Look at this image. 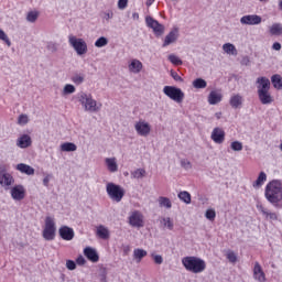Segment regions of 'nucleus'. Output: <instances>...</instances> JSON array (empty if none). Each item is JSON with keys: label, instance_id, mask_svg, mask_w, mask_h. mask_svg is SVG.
<instances>
[{"label": "nucleus", "instance_id": "nucleus-14", "mask_svg": "<svg viewBox=\"0 0 282 282\" xmlns=\"http://www.w3.org/2000/svg\"><path fill=\"white\" fill-rule=\"evenodd\" d=\"M11 197L15 202H21L22 199H25V187L23 185H14L11 188Z\"/></svg>", "mask_w": 282, "mask_h": 282}, {"label": "nucleus", "instance_id": "nucleus-37", "mask_svg": "<svg viewBox=\"0 0 282 282\" xmlns=\"http://www.w3.org/2000/svg\"><path fill=\"white\" fill-rule=\"evenodd\" d=\"M147 175V170L144 169H137L135 171L131 172V177L134 180H142Z\"/></svg>", "mask_w": 282, "mask_h": 282}, {"label": "nucleus", "instance_id": "nucleus-52", "mask_svg": "<svg viewBox=\"0 0 282 282\" xmlns=\"http://www.w3.org/2000/svg\"><path fill=\"white\" fill-rule=\"evenodd\" d=\"M66 268L67 270H76V262L74 260H67Z\"/></svg>", "mask_w": 282, "mask_h": 282}, {"label": "nucleus", "instance_id": "nucleus-59", "mask_svg": "<svg viewBox=\"0 0 282 282\" xmlns=\"http://www.w3.org/2000/svg\"><path fill=\"white\" fill-rule=\"evenodd\" d=\"M272 50H275V52H281V43L279 42L273 43Z\"/></svg>", "mask_w": 282, "mask_h": 282}, {"label": "nucleus", "instance_id": "nucleus-49", "mask_svg": "<svg viewBox=\"0 0 282 282\" xmlns=\"http://www.w3.org/2000/svg\"><path fill=\"white\" fill-rule=\"evenodd\" d=\"M163 223H164V226H166V228H169L170 230H173L174 225H173V220H171V217L163 218Z\"/></svg>", "mask_w": 282, "mask_h": 282}, {"label": "nucleus", "instance_id": "nucleus-45", "mask_svg": "<svg viewBox=\"0 0 282 282\" xmlns=\"http://www.w3.org/2000/svg\"><path fill=\"white\" fill-rule=\"evenodd\" d=\"M230 149L234 151H243V143H241V141H234L230 144Z\"/></svg>", "mask_w": 282, "mask_h": 282}, {"label": "nucleus", "instance_id": "nucleus-22", "mask_svg": "<svg viewBox=\"0 0 282 282\" xmlns=\"http://www.w3.org/2000/svg\"><path fill=\"white\" fill-rule=\"evenodd\" d=\"M229 105L232 109H241L243 105V97L239 94L231 96L229 99Z\"/></svg>", "mask_w": 282, "mask_h": 282}, {"label": "nucleus", "instance_id": "nucleus-36", "mask_svg": "<svg viewBox=\"0 0 282 282\" xmlns=\"http://www.w3.org/2000/svg\"><path fill=\"white\" fill-rule=\"evenodd\" d=\"M159 204L161 208H173V204L171 203V198L161 196L159 197Z\"/></svg>", "mask_w": 282, "mask_h": 282}, {"label": "nucleus", "instance_id": "nucleus-7", "mask_svg": "<svg viewBox=\"0 0 282 282\" xmlns=\"http://www.w3.org/2000/svg\"><path fill=\"white\" fill-rule=\"evenodd\" d=\"M163 94L171 100H174V102H183L184 100V91L175 86H165Z\"/></svg>", "mask_w": 282, "mask_h": 282}, {"label": "nucleus", "instance_id": "nucleus-29", "mask_svg": "<svg viewBox=\"0 0 282 282\" xmlns=\"http://www.w3.org/2000/svg\"><path fill=\"white\" fill-rule=\"evenodd\" d=\"M269 32L272 36H281L282 34V24L274 23L270 26Z\"/></svg>", "mask_w": 282, "mask_h": 282}, {"label": "nucleus", "instance_id": "nucleus-62", "mask_svg": "<svg viewBox=\"0 0 282 282\" xmlns=\"http://www.w3.org/2000/svg\"><path fill=\"white\" fill-rule=\"evenodd\" d=\"M131 249L129 248V246H126L124 248H123V254H124V257H127V254H129V251H130Z\"/></svg>", "mask_w": 282, "mask_h": 282}, {"label": "nucleus", "instance_id": "nucleus-34", "mask_svg": "<svg viewBox=\"0 0 282 282\" xmlns=\"http://www.w3.org/2000/svg\"><path fill=\"white\" fill-rule=\"evenodd\" d=\"M177 197L184 204H191L192 202L191 193H188L187 191L180 192Z\"/></svg>", "mask_w": 282, "mask_h": 282}, {"label": "nucleus", "instance_id": "nucleus-21", "mask_svg": "<svg viewBox=\"0 0 282 282\" xmlns=\"http://www.w3.org/2000/svg\"><path fill=\"white\" fill-rule=\"evenodd\" d=\"M17 145L20 149H28L29 147H32V137L29 134H22L17 142Z\"/></svg>", "mask_w": 282, "mask_h": 282}, {"label": "nucleus", "instance_id": "nucleus-31", "mask_svg": "<svg viewBox=\"0 0 282 282\" xmlns=\"http://www.w3.org/2000/svg\"><path fill=\"white\" fill-rule=\"evenodd\" d=\"M130 72H142V62L139 59H132L129 64Z\"/></svg>", "mask_w": 282, "mask_h": 282}, {"label": "nucleus", "instance_id": "nucleus-23", "mask_svg": "<svg viewBox=\"0 0 282 282\" xmlns=\"http://www.w3.org/2000/svg\"><path fill=\"white\" fill-rule=\"evenodd\" d=\"M223 52L227 54V56H237V54H239L237 46L232 43H225L223 45Z\"/></svg>", "mask_w": 282, "mask_h": 282}, {"label": "nucleus", "instance_id": "nucleus-28", "mask_svg": "<svg viewBox=\"0 0 282 282\" xmlns=\"http://www.w3.org/2000/svg\"><path fill=\"white\" fill-rule=\"evenodd\" d=\"M271 84L276 89V91H282V77L279 74H275L271 77Z\"/></svg>", "mask_w": 282, "mask_h": 282}, {"label": "nucleus", "instance_id": "nucleus-25", "mask_svg": "<svg viewBox=\"0 0 282 282\" xmlns=\"http://www.w3.org/2000/svg\"><path fill=\"white\" fill-rule=\"evenodd\" d=\"M267 180L268 174H265V172H260L257 180L252 183L253 188H261Z\"/></svg>", "mask_w": 282, "mask_h": 282}, {"label": "nucleus", "instance_id": "nucleus-43", "mask_svg": "<svg viewBox=\"0 0 282 282\" xmlns=\"http://www.w3.org/2000/svg\"><path fill=\"white\" fill-rule=\"evenodd\" d=\"M76 91V87L72 84H66L63 89L64 96H69V94H74Z\"/></svg>", "mask_w": 282, "mask_h": 282}, {"label": "nucleus", "instance_id": "nucleus-57", "mask_svg": "<svg viewBox=\"0 0 282 282\" xmlns=\"http://www.w3.org/2000/svg\"><path fill=\"white\" fill-rule=\"evenodd\" d=\"M181 166H183V169H191V161L182 160Z\"/></svg>", "mask_w": 282, "mask_h": 282}, {"label": "nucleus", "instance_id": "nucleus-44", "mask_svg": "<svg viewBox=\"0 0 282 282\" xmlns=\"http://www.w3.org/2000/svg\"><path fill=\"white\" fill-rule=\"evenodd\" d=\"M205 217L206 219H208V221H215V217H217V212H215V209L213 208L207 209L205 213Z\"/></svg>", "mask_w": 282, "mask_h": 282}, {"label": "nucleus", "instance_id": "nucleus-26", "mask_svg": "<svg viewBox=\"0 0 282 282\" xmlns=\"http://www.w3.org/2000/svg\"><path fill=\"white\" fill-rule=\"evenodd\" d=\"M147 254L148 252L144 249L137 248L133 250V259L137 263H140Z\"/></svg>", "mask_w": 282, "mask_h": 282}, {"label": "nucleus", "instance_id": "nucleus-4", "mask_svg": "<svg viewBox=\"0 0 282 282\" xmlns=\"http://www.w3.org/2000/svg\"><path fill=\"white\" fill-rule=\"evenodd\" d=\"M78 101L84 107L85 111H90V113H97V111L102 109V104H98V101H96L94 97H91V94L87 95L83 91L79 93Z\"/></svg>", "mask_w": 282, "mask_h": 282}, {"label": "nucleus", "instance_id": "nucleus-41", "mask_svg": "<svg viewBox=\"0 0 282 282\" xmlns=\"http://www.w3.org/2000/svg\"><path fill=\"white\" fill-rule=\"evenodd\" d=\"M108 44H109V40H107V37L105 36H101L96 40L95 47H105Z\"/></svg>", "mask_w": 282, "mask_h": 282}, {"label": "nucleus", "instance_id": "nucleus-18", "mask_svg": "<svg viewBox=\"0 0 282 282\" xmlns=\"http://www.w3.org/2000/svg\"><path fill=\"white\" fill-rule=\"evenodd\" d=\"M253 279L259 282H265V272L259 262L254 263L253 267Z\"/></svg>", "mask_w": 282, "mask_h": 282}, {"label": "nucleus", "instance_id": "nucleus-32", "mask_svg": "<svg viewBox=\"0 0 282 282\" xmlns=\"http://www.w3.org/2000/svg\"><path fill=\"white\" fill-rule=\"evenodd\" d=\"M106 164L110 173H116L118 171V163L116 162V159H106Z\"/></svg>", "mask_w": 282, "mask_h": 282}, {"label": "nucleus", "instance_id": "nucleus-6", "mask_svg": "<svg viewBox=\"0 0 282 282\" xmlns=\"http://www.w3.org/2000/svg\"><path fill=\"white\" fill-rule=\"evenodd\" d=\"M42 237L45 241H54L56 239V223H54V218L50 216L45 218V228Z\"/></svg>", "mask_w": 282, "mask_h": 282}, {"label": "nucleus", "instance_id": "nucleus-42", "mask_svg": "<svg viewBox=\"0 0 282 282\" xmlns=\"http://www.w3.org/2000/svg\"><path fill=\"white\" fill-rule=\"evenodd\" d=\"M36 19H39V13L36 11H30L26 14V21H29V23H36Z\"/></svg>", "mask_w": 282, "mask_h": 282}, {"label": "nucleus", "instance_id": "nucleus-27", "mask_svg": "<svg viewBox=\"0 0 282 282\" xmlns=\"http://www.w3.org/2000/svg\"><path fill=\"white\" fill-rule=\"evenodd\" d=\"M194 89H206L208 87V82L206 79L198 77L192 82Z\"/></svg>", "mask_w": 282, "mask_h": 282}, {"label": "nucleus", "instance_id": "nucleus-47", "mask_svg": "<svg viewBox=\"0 0 282 282\" xmlns=\"http://www.w3.org/2000/svg\"><path fill=\"white\" fill-rule=\"evenodd\" d=\"M30 122V118L28 117V115H20L18 118V124H21L22 127H24V124H28Z\"/></svg>", "mask_w": 282, "mask_h": 282}, {"label": "nucleus", "instance_id": "nucleus-46", "mask_svg": "<svg viewBox=\"0 0 282 282\" xmlns=\"http://www.w3.org/2000/svg\"><path fill=\"white\" fill-rule=\"evenodd\" d=\"M226 257L230 263H237V253H235V251L229 250Z\"/></svg>", "mask_w": 282, "mask_h": 282}, {"label": "nucleus", "instance_id": "nucleus-1", "mask_svg": "<svg viewBox=\"0 0 282 282\" xmlns=\"http://www.w3.org/2000/svg\"><path fill=\"white\" fill-rule=\"evenodd\" d=\"M264 197L273 208L282 209V181L272 180L264 188Z\"/></svg>", "mask_w": 282, "mask_h": 282}, {"label": "nucleus", "instance_id": "nucleus-56", "mask_svg": "<svg viewBox=\"0 0 282 282\" xmlns=\"http://www.w3.org/2000/svg\"><path fill=\"white\" fill-rule=\"evenodd\" d=\"M100 281L107 282V270L106 269H104L100 273Z\"/></svg>", "mask_w": 282, "mask_h": 282}, {"label": "nucleus", "instance_id": "nucleus-3", "mask_svg": "<svg viewBox=\"0 0 282 282\" xmlns=\"http://www.w3.org/2000/svg\"><path fill=\"white\" fill-rule=\"evenodd\" d=\"M182 263L185 270H187V272H192L193 274H202V272L206 270V261L195 256L184 257L182 259Z\"/></svg>", "mask_w": 282, "mask_h": 282}, {"label": "nucleus", "instance_id": "nucleus-20", "mask_svg": "<svg viewBox=\"0 0 282 282\" xmlns=\"http://www.w3.org/2000/svg\"><path fill=\"white\" fill-rule=\"evenodd\" d=\"M257 209L265 216V219H270L271 221H276L279 219L276 213L268 212V209H265L261 204H257Z\"/></svg>", "mask_w": 282, "mask_h": 282}, {"label": "nucleus", "instance_id": "nucleus-48", "mask_svg": "<svg viewBox=\"0 0 282 282\" xmlns=\"http://www.w3.org/2000/svg\"><path fill=\"white\" fill-rule=\"evenodd\" d=\"M151 257L153 258V261L156 263V265H162L164 263V258H162L161 254L152 253Z\"/></svg>", "mask_w": 282, "mask_h": 282}, {"label": "nucleus", "instance_id": "nucleus-19", "mask_svg": "<svg viewBox=\"0 0 282 282\" xmlns=\"http://www.w3.org/2000/svg\"><path fill=\"white\" fill-rule=\"evenodd\" d=\"M224 99V95L219 90H212L207 97V101L209 105H219Z\"/></svg>", "mask_w": 282, "mask_h": 282}, {"label": "nucleus", "instance_id": "nucleus-17", "mask_svg": "<svg viewBox=\"0 0 282 282\" xmlns=\"http://www.w3.org/2000/svg\"><path fill=\"white\" fill-rule=\"evenodd\" d=\"M84 256L88 261H91L93 263H98L100 261V256L98 254V251H96L93 247H86L84 249Z\"/></svg>", "mask_w": 282, "mask_h": 282}, {"label": "nucleus", "instance_id": "nucleus-54", "mask_svg": "<svg viewBox=\"0 0 282 282\" xmlns=\"http://www.w3.org/2000/svg\"><path fill=\"white\" fill-rule=\"evenodd\" d=\"M76 263H77V265H85V263H87V260H85V257L79 256V257L76 259Z\"/></svg>", "mask_w": 282, "mask_h": 282}, {"label": "nucleus", "instance_id": "nucleus-9", "mask_svg": "<svg viewBox=\"0 0 282 282\" xmlns=\"http://www.w3.org/2000/svg\"><path fill=\"white\" fill-rule=\"evenodd\" d=\"M145 24L153 30V33L155 34V36H162V34H164V25L159 23L158 20L153 19V17H147L145 18Z\"/></svg>", "mask_w": 282, "mask_h": 282}, {"label": "nucleus", "instance_id": "nucleus-35", "mask_svg": "<svg viewBox=\"0 0 282 282\" xmlns=\"http://www.w3.org/2000/svg\"><path fill=\"white\" fill-rule=\"evenodd\" d=\"M4 186H12V183L14 182V177H12L10 174H2L0 176V184H3Z\"/></svg>", "mask_w": 282, "mask_h": 282}, {"label": "nucleus", "instance_id": "nucleus-5", "mask_svg": "<svg viewBox=\"0 0 282 282\" xmlns=\"http://www.w3.org/2000/svg\"><path fill=\"white\" fill-rule=\"evenodd\" d=\"M106 192L108 197L112 202H117V204H120L122 202V198L124 197V187H121L119 184L116 183H108L106 185Z\"/></svg>", "mask_w": 282, "mask_h": 282}, {"label": "nucleus", "instance_id": "nucleus-24", "mask_svg": "<svg viewBox=\"0 0 282 282\" xmlns=\"http://www.w3.org/2000/svg\"><path fill=\"white\" fill-rule=\"evenodd\" d=\"M17 171H20V173H24V175H34V167L25 163H19L17 165Z\"/></svg>", "mask_w": 282, "mask_h": 282}, {"label": "nucleus", "instance_id": "nucleus-30", "mask_svg": "<svg viewBox=\"0 0 282 282\" xmlns=\"http://www.w3.org/2000/svg\"><path fill=\"white\" fill-rule=\"evenodd\" d=\"M97 236L99 239H104V240L109 239V229H107L105 226L100 225L97 228Z\"/></svg>", "mask_w": 282, "mask_h": 282}, {"label": "nucleus", "instance_id": "nucleus-53", "mask_svg": "<svg viewBox=\"0 0 282 282\" xmlns=\"http://www.w3.org/2000/svg\"><path fill=\"white\" fill-rule=\"evenodd\" d=\"M170 74H171L172 78H174V80H176L177 83H182V80H184V79L182 78V76H180V75L177 74V72H171Z\"/></svg>", "mask_w": 282, "mask_h": 282}, {"label": "nucleus", "instance_id": "nucleus-50", "mask_svg": "<svg viewBox=\"0 0 282 282\" xmlns=\"http://www.w3.org/2000/svg\"><path fill=\"white\" fill-rule=\"evenodd\" d=\"M102 19L105 21H110V19H113V11L107 10L102 13Z\"/></svg>", "mask_w": 282, "mask_h": 282}, {"label": "nucleus", "instance_id": "nucleus-12", "mask_svg": "<svg viewBox=\"0 0 282 282\" xmlns=\"http://www.w3.org/2000/svg\"><path fill=\"white\" fill-rule=\"evenodd\" d=\"M210 139L215 144H224V141L226 140V131L224 129L216 127L212 131Z\"/></svg>", "mask_w": 282, "mask_h": 282}, {"label": "nucleus", "instance_id": "nucleus-61", "mask_svg": "<svg viewBox=\"0 0 282 282\" xmlns=\"http://www.w3.org/2000/svg\"><path fill=\"white\" fill-rule=\"evenodd\" d=\"M6 166L0 165V177H2V175H6Z\"/></svg>", "mask_w": 282, "mask_h": 282}, {"label": "nucleus", "instance_id": "nucleus-2", "mask_svg": "<svg viewBox=\"0 0 282 282\" xmlns=\"http://www.w3.org/2000/svg\"><path fill=\"white\" fill-rule=\"evenodd\" d=\"M258 86V98L261 105H272L274 102V97L270 93V79L268 77H259L257 79Z\"/></svg>", "mask_w": 282, "mask_h": 282}, {"label": "nucleus", "instance_id": "nucleus-58", "mask_svg": "<svg viewBox=\"0 0 282 282\" xmlns=\"http://www.w3.org/2000/svg\"><path fill=\"white\" fill-rule=\"evenodd\" d=\"M241 65H250V57L248 56H243L242 59H241Z\"/></svg>", "mask_w": 282, "mask_h": 282}, {"label": "nucleus", "instance_id": "nucleus-8", "mask_svg": "<svg viewBox=\"0 0 282 282\" xmlns=\"http://www.w3.org/2000/svg\"><path fill=\"white\" fill-rule=\"evenodd\" d=\"M68 43L73 46L77 56H84V54L87 53V42H85V40L70 35L68 37Z\"/></svg>", "mask_w": 282, "mask_h": 282}, {"label": "nucleus", "instance_id": "nucleus-39", "mask_svg": "<svg viewBox=\"0 0 282 282\" xmlns=\"http://www.w3.org/2000/svg\"><path fill=\"white\" fill-rule=\"evenodd\" d=\"M167 59L170 61V63H172V65H176V66L182 65V59L180 58V56L175 54H170Z\"/></svg>", "mask_w": 282, "mask_h": 282}, {"label": "nucleus", "instance_id": "nucleus-10", "mask_svg": "<svg viewBox=\"0 0 282 282\" xmlns=\"http://www.w3.org/2000/svg\"><path fill=\"white\" fill-rule=\"evenodd\" d=\"M129 224L132 228H144V216L139 210H134L129 217Z\"/></svg>", "mask_w": 282, "mask_h": 282}, {"label": "nucleus", "instance_id": "nucleus-15", "mask_svg": "<svg viewBox=\"0 0 282 282\" xmlns=\"http://www.w3.org/2000/svg\"><path fill=\"white\" fill-rule=\"evenodd\" d=\"M58 235L64 241H72L75 237L74 229L65 225L58 229Z\"/></svg>", "mask_w": 282, "mask_h": 282}, {"label": "nucleus", "instance_id": "nucleus-60", "mask_svg": "<svg viewBox=\"0 0 282 282\" xmlns=\"http://www.w3.org/2000/svg\"><path fill=\"white\" fill-rule=\"evenodd\" d=\"M47 48L51 50L52 52H56V44L50 43V44L47 45Z\"/></svg>", "mask_w": 282, "mask_h": 282}, {"label": "nucleus", "instance_id": "nucleus-11", "mask_svg": "<svg viewBox=\"0 0 282 282\" xmlns=\"http://www.w3.org/2000/svg\"><path fill=\"white\" fill-rule=\"evenodd\" d=\"M134 129L138 133V135H141L142 138H147L149 133H151V124L144 120H140L134 124Z\"/></svg>", "mask_w": 282, "mask_h": 282}, {"label": "nucleus", "instance_id": "nucleus-51", "mask_svg": "<svg viewBox=\"0 0 282 282\" xmlns=\"http://www.w3.org/2000/svg\"><path fill=\"white\" fill-rule=\"evenodd\" d=\"M129 6V0H118L119 10H124Z\"/></svg>", "mask_w": 282, "mask_h": 282}, {"label": "nucleus", "instance_id": "nucleus-13", "mask_svg": "<svg viewBox=\"0 0 282 282\" xmlns=\"http://www.w3.org/2000/svg\"><path fill=\"white\" fill-rule=\"evenodd\" d=\"M261 21V15L257 14H248L240 18L241 25H260Z\"/></svg>", "mask_w": 282, "mask_h": 282}, {"label": "nucleus", "instance_id": "nucleus-33", "mask_svg": "<svg viewBox=\"0 0 282 282\" xmlns=\"http://www.w3.org/2000/svg\"><path fill=\"white\" fill-rule=\"evenodd\" d=\"M62 151L66 152V153H72L74 151H76V149H78L77 145H75V143L72 142H65L61 145Z\"/></svg>", "mask_w": 282, "mask_h": 282}, {"label": "nucleus", "instance_id": "nucleus-38", "mask_svg": "<svg viewBox=\"0 0 282 282\" xmlns=\"http://www.w3.org/2000/svg\"><path fill=\"white\" fill-rule=\"evenodd\" d=\"M72 83L75 85H83L85 83V75L83 74H75L70 77Z\"/></svg>", "mask_w": 282, "mask_h": 282}, {"label": "nucleus", "instance_id": "nucleus-55", "mask_svg": "<svg viewBox=\"0 0 282 282\" xmlns=\"http://www.w3.org/2000/svg\"><path fill=\"white\" fill-rule=\"evenodd\" d=\"M50 180H52V174H47V175L43 178V186H50Z\"/></svg>", "mask_w": 282, "mask_h": 282}, {"label": "nucleus", "instance_id": "nucleus-16", "mask_svg": "<svg viewBox=\"0 0 282 282\" xmlns=\"http://www.w3.org/2000/svg\"><path fill=\"white\" fill-rule=\"evenodd\" d=\"M180 39V30L174 28L164 39L162 47H169V45L175 43Z\"/></svg>", "mask_w": 282, "mask_h": 282}, {"label": "nucleus", "instance_id": "nucleus-40", "mask_svg": "<svg viewBox=\"0 0 282 282\" xmlns=\"http://www.w3.org/2000/svg\"><path fill=\"white\" fill-rule=\"evenodd\" d=\"M0 41H3L8 47L12 45V42L10 41V37H8V34H6V31L0 29Z\"/></svg>", "mask_w": 282, "mask_h": 282}, {"label": "nucleus", "instance_id": "nucleus-64", "mask_svg": "<svg viewBox=\"0 0 282 282\" xmlns=\"http://www.w3.org/2000/svg\"><path fill=\"white\" fill-rule=\"evenodd\" d=\"M279 10L282 11V0L279 1Z\"/></svg>", "mask_w": 282, "mask_h": 282}, {"label": "nucleus", "instance_id": "nucleus-63", "mask_svg": "<svg viewBox=\"0 0 282 282\" xmlns=\"http://www.w3.org/2000/svg\"><path fill=\"white\" fill-rule=\"evenodd\" d=\"M132 19L138 21V19H140V14L138 12L132 13Z\"/></svg>", "mask_w": 282, "mask_h": 282}]
</instances>
